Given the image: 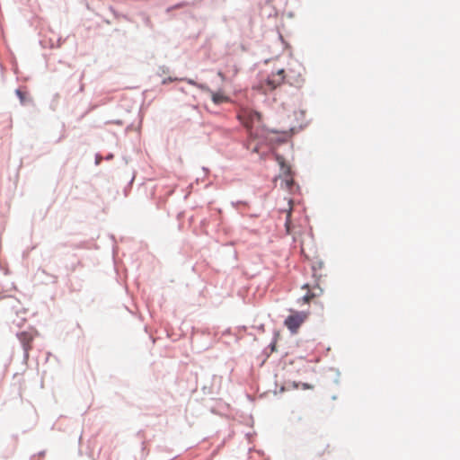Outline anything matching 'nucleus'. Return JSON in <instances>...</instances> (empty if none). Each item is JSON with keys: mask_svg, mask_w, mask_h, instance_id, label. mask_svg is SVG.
<instances>
[{"mask_svg": "<svg viewBox=\"0 0 460 460\" xmlns=\"http://www.w3.org/2000/svg\"><path fill=\"white\" fill-rule=\"evenodd\" d=\"M285 77V70L279 69L276 73L271 74L261 87L264 91H273L284 83Z\"/></svg>", "mask_w": 460, "mask_h": 460, "instance_id": "3", "label": "nucleus"}, {"mask_svg": "<svg viewBox=\"0 0 460 460\" xmlns=\"http://www.w3.org/2000/svg\"><path fill=\"white\" fill-rule=\"evenodd\" d=\"M211 99L217 105L226 103L230 102V98L224 93L222 91L211 92Z\"/></svg>", "mask_w": 460, "mask_h": 460, "instance_id": "6", "label": "nucleus"}, {"mask_svg": "<svg viewBox=\"0 0 460 460\" xmlns=\"http://www.w3.org/2000/svg\"><path fill=\"white\" fill-rule=\"evenodd\" d=\"M306 318L307 314L305 312H292V314L285 320V325L292 332H296Z\"/></svg>", "mask_w": 460, "mask_h": 460, "instance_id": "4", "label": "nucleus"}, {"mask_svg": "<svg viewBox=\"0 0 460 460\" xmlns=\"http://www.w3.org/2000/svg\"><path fill=\"white\" fill-rule=\"evenodd\" d=\"M18 337L22 341V342L23 344L24 350L27 353L28 346H29V339H28L26 332H22L18 333Z\"/></svg>", "mask_w": 460, "mask_h": 460, "instance_id": "8", "label": "nucleus"}, {"mask_svg": "<svg viewBox=\"0 0 460 460\" xmlns=\"http://www.w3.org/2000/svg\"><path fill=\"white\" fill-rule=\"evenodd\" d=\"M239 119L243 122L249 133L250 141L248 142L247 148L254 153L259 152V145L256 144L252 146V140H258L262 143L268 135V131L262 125L261 115L254 111L243 110L239 115Z\"/></svg>", "mask_w": 460, "mask_h": 460, "instance_id": "1", "label": "nucleus"}, {"mask_svg": "<svg viewBox=\"0 0 460 460\" xmlns=\"http://www.w3.org/2000/svg\"><path fill=\"white\" fill-rule=\"evenodd\" d=\"M17 95L21 99V102H23L25 100V93L22 92L21 90L16 91Z\"/></svg>", "mask_w": 460, "mask_h": 460, "instance_id": "9", "label": "nucleus"}, {"mask_svg": "<svg viewBox=\"0 0 460 460\" xmlns=\"http://www.w3.org/2000/svg\"><path fill=\"white\" fill-rule=\"evenodd\" d=\"M303 288L308 289L307 293L302 297V301L305 304L310 303L314 298L323 294V288L318 285L310 287L308 284L303 286Z\"/></svg>", "mask_w": 460, "mask_h": 460, "instance_id": "5", "label": "nucleus"}, {"mask_svg": "<svg viewBox=\"0 0 460 460\" xmlns=\"http://www.w3.org/2000/svg\"><path fill=\"white\" fill-rule=\"evenodd\" d=\"M217 75L221 78L222 81H225L226 77H225V75L222 72L219 71L217 73Z\"/></svg>", "mask_w": 460, "mask_h": 460, "instance_id": "10", "label": "nucleus"}, {"mask_svg": "<svg viewBox=\"0 0 460 460\" xmlns=\"http://www.w3.org/2000/svg\"><path fill=\"white\" fill-rule=\"evenodd\" d=\"M303 388H305V389H306V388H311V386H310V385H306V384H304V385H303Z\"/></svg>", "mask_w": 460, "mask_h": 460, "instance_id": "11", "label": "nucleus"}, {"mask_svg": "<svg viewBox=\"0 0 460 460\" xmlns=\"http://www.w3.org/2000/svg\"><path fill=\"white\" fill-rule=\"evenodd\" d=\"M15 322H16V324H17L18 326H20V325H21V323H20V322H19V321H15Z\"/></svg>", "mask_w": 460, "mask_h": 460, "instance_id": "12", "label": "nucleus"}, {"mask_svg": "<svg viewBox=\"0 0 460 460\" xmlns=\"http://www.w3.org/2000/svg\"><path fill=\"white\" fill-rule=\"evenodd\" d=\"M276 160L280 166L283 175V178L281 179V187L289 190L294 184L293 176L291 174V168L286 164L285 159L282 156L277 155Z\"/></svg>", "mask_w": 460, "mask_h": 460, "instance_id": "2", "label": "nucleus"}, {"mask_svg": "<svg viewBox=\"0 0 460 460\" xmlns=\"http://www.w3.org/2000/svg\"><path fill=\"white\" fill-rule=\"evenodd\" d=\"M293 201L288 200V209L287 210V218L285 226L288 234H291V211H292Z\"/></svg>", "mask_w": 460, "mask_h": 460, "instance_id": "7", "label": "nucleus"}]
</instances>
